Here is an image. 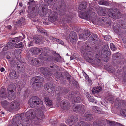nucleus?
I'll return each mask as SVG.
<instances>
[{
  "instance_id": "nucleus-40",
  "label": "nucleus",
  "mask_w": 126,
  "mask_h": 126,
  "mask_svg": "<svg viewBox=\"0 0 126 126\" xmlns=\"http://www.w3.org/2000/svg\"><path fill=\"white\" fill-rule=\"evenodd\" d=\"M93 126H101L100 121L98 119L96 120L93 123Z\"/></svg>"
},
{
  "instance_id": "nucleus-20",
  "label": "nucleus",
  "mask_w": 126,
  "mask_h": 126,
  "mask_svg": "<svg viewBox=\"0 0 126 126\" xmlns=\"http://www.w3.org/2000/svg\"><path fill=\"white\" fill-rule=\"evenodd\" d=\"M9 75L10 79H17L19 76L18 73L14 70H12L10 73Z\"/></svg>"
},
{
  "instance_id": "nucleus-51",
  "label": "nucleus",
  "mask_w": 126,
  "mask_h": 126,
  "mask_svg": "<svg viewBox=\"0 0 126 126\" xmlns=\"http://www.w3.org/2000/svg\"><path fill=\"white\" fill-rule=\"evenodd\" d=\"M85 50L87 51H91L92 50V48L90 46L88 45H87L85 46Z\"/></svg>"
},
{
  "instance_id": "nucleus-58",
  "label": "nucleus",
  "mask_w": 126,
  "mask_h": 126,
  "mask_svg": "<svg viewBox=\"0 0 126 126\" xmlns=\"http://www.w3.org/2000/svg\"><path fill=\"white\" fill-rule=\"evenodd\" d=\"M108 11V9L107 8H103L102 9V11L103 12V13L104 15Z\"/></svg>"
},
{
  "instance_id": "nucleus-16",
  "label": "nucleus",
  "mask_w": 126,
  "mask_h": 126,
  "mask_svg": "<svg viewBox=\"0 0 126 126\" xmlns=\"http://www.w3.org/2000/svg\"><path fill=\"white\" fill-rule=\"evenodd\" d=\"M98 39V37L96 34H92L90 36L88 40L90 44H94L97 42Z\"/></svg>"
},
{
  "instance_id": "nucleus-26",
  "label": "nucleus",
  "mask_w": 126,
  "mask_h": 126,
  "mask_svg": "<svg viewBox=\"0 0 126 126\" xmlns=\"http://www.w3.org/2000/svg\"><path fill=\"white\" fill-rule=\"evenodd\" d=\"M93 115L91 114H85L83 116V120L87 121L92 120L93 119Z\"/></svg>"
},
{
  "instance_id": "nucleus-18",
  "label": "nucleus",
  "mask_w": 126,
  "mask_h": 126,
  "mask_svg": "<svg viewBox=\"0 0 126 126\" xmlns=\"http://www.w3.org/2000/svg\"><path fill=\"white\" fill-rule=\"evenodd\" d=\"M125 101L124 100H120L118 99H116L115 102V106L116 108L118 109L122 107L125 105Z\"/></svg>"
},
{
  "instance_id": "nucleus-64",
  "label": "nucleus",
  "mask_w": 126,
  "mask_h": 126,
  "mask_svg": "<svg viewBox=\"0 0 126 126\" xmlns=\"http://www.w3.org/2000/svg\"><path fill=\"white\" fill-rule=\"evenodd\" d=\"M85 125V124L83 121H81L79 122V126H84Z\"/></svg>"
},
{
  "instance_id": "nucleus-12",
  "label": "nucleus",
  "mask_w": 126,
  "mask_h": 126,
  "mask_svg": "<svg viewBox=\"0 0 126 126\" xmlns=\"http://www.w3.org/2000/svg\"><path fill=\"white\" fill-rule=\"evenodd\" d=\"M28 62L33 65L38 67L41 65L38 59L35 58L30 57L28 60Z\"/></svg>"
},
{
  "instance_id": "nucleus-35",
  "label": "nucleus",
  "mask_w": 126,
  "mask_h": 126,
  "mask_svg": "<svg viewBox=\"0 0 126 126\" xmlns=\"http://www.w3.org/2000/svg\"><path fill=\"white\" fill-rule=\"evenodd\" d=\"M45 103L47 106L51 105L52 104V101L48 97H45Z\"/></svg>"
},
{
  "instance_id": "nucleus-2",
  "label": "nucleus",
  "mask_w": 126,
  "mask_h": 126,
  "mask_svg": "<svg viewBox=\"0 0 126 126\" xmlns=\"http://www.w3.org/2000/svg\"><path fill=\"white\" fill-rule=\"evenodd\" d=\"M30 52L33 54L37 55L41 51L42 53L40 55L39 58L42 60L50 61L52 59V56L49 55L50 52L49 48L47 47H31L30 48Z\"/></svg>"
},
{
  "instance_id": "nucleus-31",
  "label": "nucleus",
  "mask_w": 126,
  "mask_h": 126,
  "mask_svg": "<svg viewBox=\"0 0 126 126\" xmlns=\"http://www.w3.org/2000/svg\"><path fill=\"white\" fill-rule=\"evenodd\" d=\"M85 110V107L83 105H79V115H82L84 113Z\"/></svg>"
},
{
  "instance_id": "nucleus-5",
  "label": "nucleus",
  "mask_w": 126,
  "mask_h": 126,
  "mask_svg": "<svg viewBox=\"0 0 126 126\" xmlns=\"http://www.w3.org/2000/svg\"><path fill=\"white\" fill-rule=\"evenodd\" d=\"M91 51H87L83 54L84 58L86 60L95 65H100L101 61L98 54H96L95 57L92 56Z\"/></svg>"
},
{
  "instance_id": "nucleus-15",
  "label": "nucleus",
  "mask_w": 126,
  "mask_h": 126,
  "mask_svg": "<svg viewBox=\"0 0 126 126\" xmlns=\"http://www.w3.org/2000/svg\"><path fill=\"white\" fill-rule=\"evenodd\" d=\"M69 39L70 42L72 44L76 43L77 40V34L74 32H71L69 34Z\"/></svg>"
},
{
  "instance_id": "nucleus-21",
  "label": "nucleus",
  "mask_w": 126,
  "mask_h": 126,
  "mask_svg": "<svg viewBox=\"0 0 126 126\" xmlns=\"http://www.w3.org/2000/svg\"><path fill=\"white\" fill-rule=\"evenodd\" d=\"M69 106L68 101L66 100H63L61 101V108L64 110H65Z\"/></svg>"
},
{
  "instance_id": "nucleus-59",
  "label": "nucleus",
  "mask_w": 126,
  "mask_h": 126,
  "mask_svg": "<svg viewBox=\"0 0 126 126\" xmlns=\"http://www.w3.org/2000/svg\"><path fill=\"white\" fill-rule=\"evenodd\" d=\"M110 4V3L108 1H105L103 0V5L106 6L109 5Z\"/></svg>"
},
{
  "instance_id": "nucleus-32",
  "label": "nucleus",
  "mask_w": 126,
  "mask_h": 126,
  "mask_svg": "<svg viewBox=\"0 0 126 126\" xmlns=\"http://www.w3.org/2000/svg\"><path fill=\"white\" fill-rule=\"evenodd\" d=\"M87 2L85 1H83L79 5V9H82V10H85V9L87 6Z\"/></svg>"
},
{
  "instance_id": "nucleus-4",
  "label": "nucleus",
  "mask_w": 126,
  "mask_h": 126,
  "mask_svg": "<svg viewBox=\"0 0 126 126\" xmlns=\"http://www.w3.org/2000/svg\"><path fill=\"white\" fill-rule=\"evenodd\" d=\"M8 105L9 103L6 100L1 102V105L3 108L10 112H14L19 110L20 102L18 101L15 100L11 103L10 106Z\"/></svg>"
},
{
  "instance_id": "nucleus-38",
  "label": "nucleus",
  "mask_w": 126,
  "mask_h": 126,
  "mask_svg": "<svg viewBox=\"0 0 126 126\" xmlns=\"http://www.w3.org/2000/svg\"><path fill=\"white\" fill-rule=\"evenodd\" d=\"M109 56H107L106 54H102V57L104 58V60L105 62H107L109 59Z\"/></svg>"
},
{
  "instance_id": "nucleus-6",
  "label": "nucleus",
  "mask_w": 126,
  "mask_h": 126,
  "mask_svg": "<svg viewBox=\"0 0 126 126\" xmlns=\"http://www.w3.org/2000/svg\"><path fill=\"white\" fill-rule=\"evenodd\" d=\"M109 11L110 13V16L113 19H117L121 18V13L116 8H112L109 10Z\"/></svg>"
},
{
  "instance_id": "nucleus-33",
  "label": "nucleus",
  "mask_w": 126,
  "mask_h": 126,
  "mask_svg": "<svg viewBox=\"0 0 126 126\" xmlns=\"http://www.w3.org/2000/svg\"><path fill=\"white\" fill-rule=\"evenodd\" d=\"M5 90L4 89H2L0 92V97L3 99H5L6 97V94L5 93Z\"/></svg>"
},
{
  "instance_id": "nucleus-61",
  "label": "nucleus",
  "mask_w": 126,
  "mask_h": 126,
  "mask_svg": "<svg viewBox=\"0 0 126 126\" xmlns=\"http://www.w3.org/2000/svg\"><path fill=\"white\" fill-rule=\"evenodd\" d=\"M84 76L85 77V79L88 81L90 83L91 82V81L89 80V79L88 76L87 74H86L85 75H84Z\"/></svg>"
},
{
  "instance_id": "nucleus-8",
  "label": "nucleus",
  "mask_w": 126,
  "mask_h": 126,
  "mask_svg": "<svg viewBox=\"0 0 126 126\" xmlns=\"http://www.w3.org/2000/svg\"><path fill=\"white\" fill-rule=\"evenodd\" d=\"M15 85L13 84L9 85L8 87L7 90L9 94L8 96V98L10 101L14 99L16 97V95L15 93H12L14 92L13 90L15 89Z\"/></svg>"
},
{
  "instance_id": "nucleus-27",
  "label": "nucleus",
  "mask_w": 126,
  "mask_h": 126,
  "mask_svg": "<svg viewBox=\"0 0 126 126\" xmlns=\"http://www.w3.org/2000/svg\"><path fill=\"white\" fill-rule=\"evenodd\" d=\"M49 39L54 42H56L58 44H61L62 45L64 44V42L61 40L56 39L55 38L53 37L52 36H50L49 37Z\"/></svg>"
},
{
  "instance_id": "nucleus-23",
  "label": "nucleus",
  "mask_w": 126,
  "mask_h": 126,
  "mask_svg": "<svg viewBox=\"0 0 126 126\" xmlns=\"http://www.w3.org/2000/svg\"><path fill=\"white\" fill-rule=\"evenodd\" d=\"M22 37L21 36H20L18 37L14 38H11L10 39V41L12 42L15 44H16L22 41Z\"/></svg>"
},
{
  "instance_id": "nucleus-62",
  "label": "nucleus",
  "mask_w": 126,
  "mask_h": 126,
  "mask_svg": "<svg viewBox=\"0 0 126 126\" xmlns=\"http://www.w3.org/2000/svg\"><path fill=\"white\" fill-rule=\"evenodd\" d=\"M18 51V53L17 54H18V57H19L20 56V50L19 49H17V50H15V55H16V54H17V51Z\"/></svg>"
},
{
  "instance_id": "nucleus-34",
  "label": "nucleus",
  "mask_w": 126,
  "mask_h": 126,
  "mask_svg": "<svg viewBox=\"0 0 126 126\" xmlns=\"http://www.w3.org/2000/svg\"><path fill=\"white\" fill-rule=\"evenodd\" d=\"M21 79L25 83L29 79V76L27 75L26 74L23 75V74H22L21 76Z\"/></svg>"
},
{
  "instance_id": "nucleus-60",
  "label": "nucleus",
  "mask_w": 126,
  "mask_h": 126,
  "mask_svg": "<svg viewBox=\"0 0 126 126\" xmlns=\"http://www.w3.org/2000/svg\"><path fill=\"white\" fill-rule=\"evenodd\" d=\"M65 77L68 80H69L71 77L70 75L68 73H66L65 74Z\"/></svg>"
},
{
  "instance_id": "nucleus-46",
  "label": "nucleus",
  "mask_w": 126,
  "mask_h": 126,
  "mask_svg": "<svg viewBox=\"0 0 126 126\" xmlns=\"http://www.w3.org/2000/svg\"><path fill=\"white\" fill-rule=\"evenodd\" d=\"M108 121V124L112 126H114L118 124L117 123L114 121H110L109 120Z\"/></svg>"
},
{
  "instance_id": "nucleus-48",
  "label": "nucleus",
  "mask_w": 126,
  "mask_h": 126,
  "mask_svg": "<svg viewBox=\"0 0 126 126\" xmlns=\"http://www.w3.org/2000/svg\"><path fill=\"white\" fill-rule=\"evenodd\" d=\"M108 120L106 119H104V120H102L101 121H100V123L101 124V126H104L106 124V123H108Z\"/></svg>"
},
{
  "instance_id": "nucleus-13",
  "label": "nucleus",
  "mask_w": 126,
  "mask_h": 126,
  "mask_svg": "<svg viewBox=\"0 0 126 126\" xmlns=\"http://www.w3.org/2000/svg\"><path fill=\"white\" fill-rule=\"evenodd\" d=\"M90 13L88 11H86L85 10L81 11V13L79 15V17L81 18L86 20L90 19Z\"/></svg>"
},
{
  "instance_id": "nucleus-17",
  "label": "nucleus",
  "mask_w": 126,
  "mask_h": 126,
  "mask_svg": "<svg viewBox=\"0 0 126 126\" xmlns=\"http://www.w3.org/2000/svg\"><path fill=\"white\" fill-rule=\"evenodd\" d=\"M40 70L41 73L45 76L49 77L52 74L48 70L47 68L46 67L41 68Z\"/></svg>"
},
{
  "instance_id": "nucleus-52",
  "label": "nucleus",
  "mask_w": 126,
  "mask_h": 126,
  "mask_svg": "<svg viewBox=\"0 0 126 126\" xmlns=\"http://www.w3.org/2000/svg\"><path fill=\"white\" fill-rule=\"evenodd\" d=\"M17 68L21 72H23L24 70V66L20 67V66L17 65Z\"/></svg>"
},
{
  "instance_id": "nucleus-53",
  "label": "nucleus",
  "mask_w": 126,
  "mask_h": 126,
  "mask_svg": "<svg viewBox=\"0 0 126 126\" xmlns=\"http://www.w3.org/2000/svg\"><path fill=\"white\" fill-rule=\"evenodd\" d=\"M110 47L111 49L113 51H114L116 49V48L112 43L110 44Z\"/></svg>"
},
{
  "instance_id": "nucleus-14",
  "label": "nucleus",
  "mask_w": 126,
  "mask_h": 126,
  "mask_svg": "<svg viewBox=\"0 0 126 126\" xmlns=\"http://www.w3.org/2000/svg\"><path fill=\"white\" fill-rule=\"evenodd\" d=\"M44 88L47 90L48 92L51 94L53 93L55 91V89L53 84L50 83H47L44 86Z\"/></svg>"
},
{
  "instance_id": "nucleus-37",
  "label": "nucleus",
  "mask_w": 126,
  "mask_h": 126,
  "mask_svg": "<svg viewBox=\"0 0 126 126\" xmlns=\"http://www.w3.org/2000/svg\"><path fill=\"white\" fill-rule=\"evenodd\" d=\"M55 0H48L47 1V2L46 3L47 1L46 0H45L44 2L45 3V5L47 6L52 5Z\"/></svg>"
},
{
  "instance_id": "nucleus-10",
  "label": "nucleus",
  "mask_w": 126,
  "mask_h": 126,
  "mask_svg": "<svg viewBox=\"0 0 126 126\" xmlns=\"http://www.w3.org/2000/svg\"><path fill=\"white\" fill-rule=\"evenodd\" d=\"M79 31L80 32V33L79 34V39H81L84 41L86 40L91 34V32L88 30L83 31L79 29Z\"/></svg>"
},
{
  "instance_id": "nucleus-42",
  "label": "nucleus",
  "mask_w": 126,
  "mask_h": 126,
  "mask_svg": "<svg viewBox=\"0 0 126 126\" xmlns=\"http://www.w3.org/2000/svg\"><path fill=\"white\" fill-rule=\"evenodd\" d=\"M107 69L109 72L112 73L114 72L115 70L114 68L111 66H107Z\"/></svg>"
},
{
  "instance_id": "nucleus-63",
  "label": "nucleus",
  "mask_w": 126,
  "mask_h": 126,
  "mask_svg": "<svg viewBox=\"0 0 126 126\" xmlns=\"http://www.w3.org/2000/svg\"><path fill=\"white\" fill-rule=\"evenodd\" d=\"M33 42L32 40H29L28 46L29 47L32 46L33 45Z\"/></svg>"
},
{
  "instance_id": "nucleus-3",
  "label": "nucleus",
  "mask_w": 126,
  "mask_h": 126,
  "mask_svg": "<svg viewBox=\"0 0 126 126\" xmlns=\"http://www.w3.org/2000/svg\"><path fill=\"white\" fill-rule=\"evenodd\" d=\"M57 12L51 11L50 10L47 8H42V9L39 8V15L42 16L48 17L49 21L52 23L55 22L57 19L58 14Z\"/></svg>"
},
{
  "instance_id": "nucleus-36",
  "label": "nucleus",
  "mask_w": 126,
  "mask_h": 126,
  "mask_svg": "<svg viewBox=\"0 0 126 126\" xmlns=\"http://www.w3.org/2000/svg\"><path fill=\"white\" fill-rule=\"evenodd\" d=\"M35 9L34 7H32L31 6H29L28 7V12L29 14L31 15L32 14H33L34 13V11Z\"/></svg>"
},
{
  "instance_id": "nucleus-50",
  "label": "nucleus",
  "mask_w": 126,
  "mask_h": 126,
  "mask_svg": "<svg viewBox=\"0 0 126 126\" xmlns=\"http://www.w3.org/2000/svg\"><path fill=\"white\" fill-rule=\"evenodd\" d=\"M120 113L122 116H126V109L121 110L120 111Z\"/></svg>"
},
{
  "instance_id": "nucleus-41",
  "label": "nucleus",
  "mask_w": 126,
  "mask_h": 126,
  "mask_svg": "<svg viewBox=\"0 0 126 126\" xmlns=\"http://www.w3.org/2000/svg\"><path fill=\"white\" fill-rule=\"evenodd\" d=\"M24 46L22 42H20V43L15 45V47L16 48H23L24 47Z\"/></svg>"
},
{
  "instance_id": "nucleus-19",
  "label": "nucleus",
  "mask_w": 126,
  "mask_h": 126,
  "mask_svg": "<svg viewBox=\"0 0 126 126\" xmlns=\"http://www.w3.org/2000/svg\"><path fill=\"white\" fill-rule=\"evenodd\" d=\"M59 67L54 64H50L49 65L48 69L51 73L58 72Z\"/></svg>"
},
{
  "instance_id": "nucleus-39",
  "label": "nucleus",
  "mask_w": 126,
  "mask_h": 126,
  "mask_svg": "<svg viewBox=\"0 0 126 126\" xmlns=\"http://www.w3.org/2000/svg\"><path fill=\"white\" fill-rule=\"evenodd\" d=\"M58 54L59 55V56L55 57L54 58V60L56 62H63V59L61 58L59 54Z\"/></svg>"
},
{
  "instance_id": "nucleus-28",
  "label": "nucleus",
  "mask_w": 126,
  "mask_h": 126,
  "mask_svg": "<svg viewBox=\"0 0 126 126\" xmlns=\"http://www.w3.org/2000/svg\"><path fill=\"white\" fill-rule=\"evenodd\" d=\"M73 120L74 121V122H73V120H67L66 121V123L68 125L71 126H72L73 123L76 122L78 120V118L76 116H74L73 117Z\"/></svg>"
},
{
  "instance_id": "nucleus-45",
  "label": "nucleus",
  "mask_w": 126,
  "mask_h": 126,
  "mask_svg": "<svg viewBox=\"0 0 126 126\" xmlns=\"http://www.w3.org/2000/svg\"><path fill=\"white\" fill-rule=\"evenodd\" d=\"M6 45L7 47V48L9 49L12 48L14 46V44L11 42H9L6 44Z\"/></svg>"
},
{
  "instance_id": "nucleus-11",
  "label": "nucleus",
  "mask_w": 126,
  "mask_h": 126,
  "mask_svg": "<svg viewBox=\"0 0 126 126\" xmlns=\"http://www.w3.org/2000/svg\"><path fill=\"white\" fill-rule=\"evenodd\" d=\"M119 54L118 52L113 54L112 57V62L115 64H119L122 62L123 61V59L120 58V57L118 56V54Z\"/></svg>"
},
{
  "instance_id": "nucleus-43",
  "label": "nucleus",
  "mask_w": 126,
  "mask_h": 126,
  "mask_svg": "<svg viewBox=\"0 0 126 126\" xmlns=\"http://www.w3.org/2000/svg\"><path fill=\"white\" fill-rule=\"evenodd\" d=\"M73 110L74 112L77 113L79 112V106L78 105H73Z\"/></svg>"
},
{
  "instance_id": "nucleus-47",
  "label": "nucleus",
  "mask_w": 126,
  "mask_h": 126,
  "mask_svg": "<svg viewBox=\"0 0 126 126\" xmlns=\"http://www.w3.org/2000/svg\"><path fill=\"white\" fill-rule=\"evenodd\" d=\"M119 26L118 24L114 26L113 29L114 32L116 33H118L119 29Z\"/></svg>"
},
{
  "instance_id": "nucleus-24",
  "label": "nucleus",
  "mask_w": 126,
  "mask_h": 126,
  "mask_svg": "<svg viewBox=\"0 0 126 126\" xmlns=\"http://www.w3.org/2000/svg\"><path fill=\"white\" fill-rule=\"evenodd\" d=\"M93 111L94 112L98 113L103 114L104 112L102 110L96 106H93L92 108Z\"/></svg>"
},
{
  "instance_id": "nucleus-56",
  "label": "nucleus",
  "mask_w": 126,
  "mask_h": 126,
  "mask_svg": "<svg viewBox=\"0 0 126 126\" xmlns=\"http://www.w3.org/2000/svg\"><path fill=\"white\" fill-rule=\"evenodd\" d=\"M104 40L107 41H110L111 39V37L109 35H106L104 37Z\"/></svg>"
},
{
  "instance_id": "nucleus-57",
  "label": "nucleus",
  "mask_w": 126,
  "mask_h": 126,
  "mask_svg": "<svg viewBox=\"0 0 126 126\" xmlns=\"http://www.w3.org/2000/svg\"><path fill=\"white\" fill-rule=\"evenodd\" d=\"M40 31L41 33H44L45 35L47 36V34L46 32V30H44V29H40L39 30Z\"/></svg>"
},
{
  "instance_id": "nucleus-49",
  "label": "nucleus",
  "mask_w": 126,
  "mask_h": 126,
  "mask_svg": "<svg viewBox=\"0 0 126 126\" xmlns=\"http://www.w3.org/2000/svg\"><path fill=\"white\" fill-rule=\"evenodd\" d=\"M56 72V74L55 77L57 79H61V75H62V73L61 72Z\"/></svg>"
},
{
  "instance_id": "nucleus-9",
  "label": "nucleus",
  "mask_w": 126,
  "mask_h": 126,
  "mask_svg": "<svg viewBox=\"0 0 126 126\" xmlns=\"http://www.w3.org/2000/svg\"><path fill=\"white\" fill-rule=\"evenodd\" d=\"M22 120L21 115L19 114L16 115L12 120V123L15 126H23V124L21 123V121Z\"/></svg>"
},
{
  "instance_id": "nucleus-1",
  "label": "nucleus",
  "mask_w": 126,
  "mask_h": 126,
  "mask_svg": "<svg viewBox=\"0 0 126 126\" xmlns=\"http://www.w3.org/2000/svg\"><path fill=\"white\" fill-rule=\"evenodd\" d=\"M28 103L31 108H35L42 111L35 115V111L33 109H31L27 111L25 114L26 118L23 122L24 126H29L32 122L38 123L41 122L44 118L43 112L46 111V109L43 105V102L37 96L32 97L29 100Z\"/></svg>"
},
{
  "instance_id": "nucleus-55",
  "label": "nucleus",
  "mask_w": 126,
  "mask_h": 126,
  "mask_svg": "<svg viewBox=\"0 0 126 126\" xmlns=\"http://www.w3.org/2000/svg\"><path fill=\"white\" fill-rule=\"evenodd\" d=\"M95 88V89H94V90H95V91L96 92V93H99L101 89V88L100 86H97Z\"/></svg>"
},
{
  "instance_id": "nucleus-54",
  "label": "nucleus",
  "mask_w": 126,
  "mask_h": 126,
  "mask_svg": "<svg viewBox=\"0 0 126 126\" xmlns=\"http://www.w3.org/2000/svg\"><path fill=\"white\" fill-rule=\"evenodd\" d=\"M22 83V82L19 81L17 83L18 85V87L20 89H22L24 86V85Z\"/></svg>"
},
{
  "instance_id": "nucleus-7",
  "label": "nucleus",
  "mask_w": 126,
  "mask_h": 126,
  "mask_svg": "<svg viewBox=\"0 0 126 126\" xmlns=\"http://www.w3.org/2000/svg\"><path fill=\"white\" fill-rule=\"evenodd\" d=\"M44 78L40 76H36L33 78L31 80L30 84L32 85L35 84L37 86L40 85V87L43 86L42 83L44 81Z\"/></svg>"
},
{
  "instance_id": "nucleus-29",
  "label": "nucleus",
  "mask_w": 126,
  "mask_h": 126,
  "mask_svg": "<svg viewBox=\"0 0 126 126\" xmlns=\"http://www.w3.org/2000/svg\"><path fill=\"white\" fill-rule=\"evenodd\" d=\"M33 39L35 41V43L37 44H40L42 41V37L40 35H35Z\"/></svg>"
},
{
  "instance_id": "nucleus-44",
  "label": "nucleus",
  "mask_w": 126,
  "mask_h": 126,
  "mask_svg": "<svg viewBox=\"0 0 126 126\" xmlns=\"http://www.w3.org/2000/svg\"><path fill=\"white\" fill-rule=\"evenodd\" d=\"M24 21V19L23 18H22L20 20L17 21H16V23L17 25L19 26H20L22 25V23Z\"/></svg>"
},
{
  "instance_id": "nucleus-30",
  "label": "nucleus",
  "mask_w": 126,
  "mask_h": 126,
  "mask_svg": "<svg viewBox=\"0 0 126 126\" xmlns=\"http://www.w3.org/2000/svg\"><path fill=\"white\" fill-rule=\"evenodd\" d=\"M86 95L89 101L94 103H97V101L95 99H94L93 96H90L88 93H87L86 94Z\"/></svg>"
},
{
  "instance_id": "nucleus-25",
  "label": "nucleus",
  "mask_w": 126,
  "mask_h": 126,
  "mask_svg": "<svg viewBox=\"0 0 126 126\" xmlns=\"http://www.w3.org/2000/svg\"><path fill=\"white\" fill-rule=\"evenodd\" d=\"M64 2L63 0H56V2L54 4V6L56 5H57V7L56 8L55 10L57 11L59 8H61L62 5L64 3Z\"/></svg>"
},
{
  "instance_id": "nucleus-22",
  "label": "nucleus",
  "mask_w": 126,
  "mask_h": 126,
  "mask_svg": "<svg viewBox=\"0 0 126 126\" xmlns=\"http://www.w3.org/2000/svg\"><path fill=\"white\" fill-rule=\"evenodd\" d=\"M102 50L101 51L102 54H108V55L110 56V52L109 51V47L108 45H105L102 48Z\"/></svg>"
}]
</instances>
